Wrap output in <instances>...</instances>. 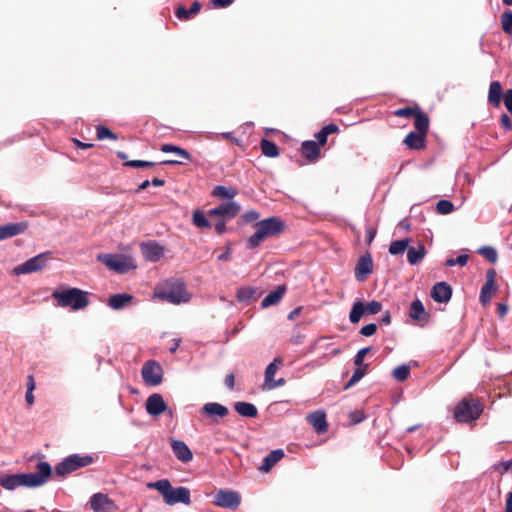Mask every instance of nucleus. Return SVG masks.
<instances>
[{
	"instance_id": "nucleus-3",
	"label": "nucleus",
	"mask_w": 512,
	"mask_h": 512,
	"mask_svg": "<svg viewBox=\"0 0 512 512\" xmlns=\"http://www.w3.org/2000/svg\"><path fill=\"white\" fill-rule=\"evenodd\" d=\"M255 232L248 238L247 247L257 248L265 239L274 237L284 231L285 223L278 217H269L255 224Z\"/></svg>"
},
{
	"instance_id": "nucleus-44",
	"label": "nucleus",
	"mask_w": 512,
	"mask_h": 512,
	"mask_svg": "<svg viewBox=\"0 0 512 512\" xmlns=\"http://www.w3.org/2000/svg\"><path fill=\"white\" fill-rule=\"evenodd\" d=\"M193 224L199 228H210L211 227V223L207 220L205 215L199 210H196L193 213Z\"/></svg>"
},
{
	"instance_id": "nucleus-11",
	"label": "nucleus",
	"mask_w": 512,
	"mask_h": 512,
	"mask_svg": "<svg viewBox=\"0 0 512 512\" xmlns=\"http://www.w3.org/2000/svg\"><path fill=\"white\" fill-rule=\"evenodd\" d=\"M45 255L46 254L42 253L35 257L28 259L24 263L15 267L14 273L16 275H22V274H28V273H33V272L42 270L46 264Z\"/></svg>"
},
{
	"instance_id": "nucleus-64",
	"label": "nucleus",
	"mask_w": 512,
	"mask_h": 512,
	"mask_svg": "<svg viewBox=\"0 0 512 512\" xmlns=\"http://www.w3.org/2000/svg\"><path fill=\"white\" fill-rule=\"evenodd\" d=\"M505 512H512V491L507 495Z\"/></svg>"
},
{
	"instance_id": "nucleus-55",
	"label": "nucleus",
	"mask_w": 512,
	"mask_h": 512,
	"mask_svg": "<svg viewBox=\"0 0 512 512\" xmlns=\"http://www.w3.org/2000/svg\"><path fill=\"white\" fill-rule=\"evenodd\" d=\"M234 0H211V4L215 8H226L230 6Z\"/></svg>"
},
{
	"instance_id": "nucleus-38",
	"label": "nucleus",
	"mask_w": 512,
	"mask_h": 512,
	"mask_svg": "<svg viewBox=\"0 0 512 512\" xmlns=\"http://www.w3.org/2000/svg\"><path fill=\"white\" fill-rule=\"evenodd\" d=\"M409 239H401L391 242L389 246V253L392 255L402 254L405 250L408 251L409 248Z\"/></svg>"
},
{
	"instance_id": "nucleus-14",
	"label": "nucleus",
	"mask_w": 512,
	"mask_h": 512,
	"mask_svg": "<svg viewBox=\"0 0 512 512\" xmlns=\"http://www.w3.org/2000/svg\"><path fill=\"white\" fill-rule=\"evenodd\" d=\"M373 271V259L369 253L362 255L355 267V277L358 281H364Z\"/></svg>"
},
{
	"instance_id": "nucleus-28",
	"label": "nucleus",
	"mask_w": 512,
	"mask_h": 512,
	"mask_svg": "<svg viewBox=\"0 0 512 512\" xmlns=\"http://www.w3.org/2000/svg\"><path fill=\"white\" fill-rule=\"evenodd\" d=\"M235 411L243 417L254 418L257 416L258 411L254 404L239 401L234 404Z\"/></svg>"
},
{
	"instance_id": "nucleus-63",
	"label": "nucleus",
	"mask_w": 512,
	"mask_h": 512,
	"mask_svg": "<svg viewBox=\"0 0 512 512\" xmlns=\"http://www.w3.org/2000/svg\"><path fill=\"white\" fill-rule=\"evenodd\" d=\"M497 312L499 317H504L508 312V306L506 304L499 303L497 306Z\"/></svg>"
},
{
	"instance_id": "nucleus-43",
	"label": "nucleus",
	"mask_w": 512,
	"mask_h": 512,
	"mask_svg": "<svg viewBox=\"0 0 512 512\" xmlns=\"http://www.w3.org/2000/svg\"><path fill=\"white\" fill-rule=\"evenodd\" d=\"M96 134H97V138L99 140H103V139L117 140L118 139L117 135L114 132H112L109 128H107L106 126H103V125H98L96 127Z\"/></svg>"
},
{
	"instance_id": "nucleus-35",
	"label": "nucleus",
	"mask_w": 512,
	"mask_h": 512,
	"mask_svg": "<svg viewBox=\"0 0 512 512\" xmlns=\"http://www.w3.org/2000/svg\"><path fill=\"white\" fill-rule=\"evenodd\" d=\"M236 297L239 302H250L257 298V291L251 287H242L238 289Z\"/></svg>"
},
{
	"instance_id": "nucleus-17",
	"label": "nucleus",
	"mask_w": 512,
	"mask_h": 512,
	"mask_svg": "<svg viewBox=\"0 0 512 512\" xmlns=\"http://www.w3.org/2000/svg\"><path fill=\"white\" fill-rule=\"evenodd\" d=\"M452 296V289L446 282L436 283L431 290V297L435 302L447 303Z\"/></svg>"
},
{
	"instance_id": "nucleus-21",
	"label": "nucleus",
	"mask_w": 512,
	"mask_h": 512,
	"mask_svg": "<svg viewBox=\"0 0 512 512\" xmlns=\"http://www.w3.org/2000/svg\"><path fill=\"white\" fill-rule=\"evenodd\" d=\"M307 419L317 433H325L327 431L328 425L325 412L319 410L310 413Z\"/></svg>"
},
{
	"instance_id": "nucleus-49",
	"label": "nucleus",
	"mask_w": 512,
	"mask_h": 512,
	"mask_svg": "<svg viewBox=\"0 0 512 512\" xmlns=\"http://www.w3.org/2000/svg\"><path fill=\"white\" fill-rule=\"evenodd\" d=\"M125 166L133 168H148L154 166L153 162L144 160H130L125 162Z\"/></svg>"
},
{
	"instance_id": "nucleus-19",
	"label": "nucleus",
	"mask_w": 512,
	"mask_h": 512,
	"mask_svg": "<svg viewBox=\"0 0 512 512\" xmlns=\"http://www.w3.org/2000/svg\"><path fill=\"white\" fill-rule=\"evenodd\" d=\"M171 448L176 458L182 463H188L193 459V454L185 442L172 440Z\"/></svg>"
},
{
	"instance_id": "nucleus-47",
	"label": "nucleus",
	"mask_w": 512,
	"mask_h": 512,
	"mask_svg": "<svg viewBox=\"0 0 512 512\" xmlns=\"http://www.w3.org/2000/svg\"><path fill=\"white\" fill-rule=\"evenodd\" d=\"M436 210L439 214L447 215L454 210V205L449 200H439L436 204Z\"/></svg>"
},
{
	"instance_id": "nucleus-60",
	"label": "nucleus",
	"mask_w": 512,
	"mask_h": 512,
	"mask_svg": "<svg viewBox=\"0 0 512 512\" xmlns=\"http://www.w3.org/2000/svg\"><path fill=\"white\" fill-rule=\"evenodd\" d=\"M376 236V229L369 226L366 228V242L370 244Z\"/></svg>"
},
{
	"instance_id": "nucleus-42",
	"label": "nucleus",
	"mask_w": 512,
	"mask_h": 512,
	"mask_svg": "<svg viewBox=\"0 0 512 512\" xmlns=\"http://www.w3.org/2000/svg\"><path fill=\"white\" fill-rule=\"evenodd\" d=\"M496 290L493 285L484 284L480 291L479 300L481 304L486 305L490 302L492 293Z\"/></svg>"
},
{
	"instance_id": "nucleus-52",
	"label": "nucleus",
	"mask_w": 512,
	"mask_h": 512,
	"mask_svg": "<svg viewBox=\"0 0 512 512\" xmlns=\"http://www.w3.org/2000/svg\"><path fill=\"white\" fill-rule=\"evenodd\" d=\"M418 108H412V107H405L401 108L395 111V115L400 117H406L409 118L411 116H415V113L418 111Z\"/></svg>"
},
{
	"instance_id": "nucleus-45",
	"label": "nucleus",
	"mask_w": 512,
	"mask_h": 512,
	"mask_svg": "<svg viewBox=\"0 0 512 512\" xmlns=\"http://www.w3.org/2000/svg\"><path fill=\"white\" fill-rule=\"evenodd\" d=\"M478 252L491 263H495L497 261V251L491 246H483L478 250Z\"/></svg>"
},
{
	"instance_id": "nucleus-25",
	"label": "nucleus",
	"mask_w": 512,
	"mask_h": 512,
	"mask_svg": "<svg viewBox=\"0 0 512 512\" xmlns=\"http://www.w3.org/2000/svg\"><path fill=\"white\" fill-rule=\"evenodd\" d=\"M284 457V451L282 449L272 450L264 459L260 466V470L263 472H269L271 468Z\"/></svg>"
},
{
	"instance_id": "nucleus-31",
	"label": "nucleus",
	"mask_w": 512,
	"mask_h": 512,
	"mask_svg": "<svg viewBox=\"0 0 512 512\" xmlns=\"http://www.w3.org/2000/svg\"><path fill=\"white\" fill-rule=\"evenodd\" d=\"M414 126L419 133L427 134L429 128V119L425 113L418 110L415 113Z\"/></svg>"
},
{
	"instance_id": "nucleus-33",
	"label": "nucleus",
	"mask_w": 512,
	"mask_h": 512,
	"mask_svg": "<svg viewBox=\"0 0 512 512\" xmlns=\"http://www.w3.org/2000/svg\"><path fill=\"white\" fill-rule=\"evenodd\" d=\"M237 190L232 187H225L222 185L215 186L212 190V195L221 199H232L237 195Z\"/></svg>"
},
{
	"instance_id": "nucleus-61",
	"label": "nucleus",
	"mask_w": 512,
	"mask_h": 512,
	"mask_svg": "<svg viewBox=\"0 0 512 512\" xmlns=\"http://www.w3.org/2000/svg\"><path fill=\"white\" fill-rule=\"evenodd\" d=\"M225 385L230 389H234L235 386V378L233 373H229L225 377Z\"/></svg>"
},
{
	"instance_id": "nucleus-57",
	"label": "nucleus",
	"mask_w": 512,
	"mask_h": 512,
	"mask_svg": "<svg viewBox=\"0 0 512 512\" xmlns=\"http://www.w3.org/2000/svg\"><path fill=\"white\" fill-rule=\"evenodd\" d=\"M495 277H496V271L494 269L487 270L485 284L495 286Z\"/></svg>"
},
{
	"instance_id": "nucleus-41",
	"label": "nucleus",
	"mask_w": 512,
	"mask_h": 512,
	"mask_svg": "<svg viewBox=\"0 0 512 512\" xmlns=\"http://www.w3.org/2000/svg\"><path fill=\"white\" fill-rule=\"evenodd\" d=\"M281 363L280 359H274L265 369V386L273 381L274 375L277 372L278 365Z\"/></svg>"
},
{
	"instance_id": "nucleus-32",
	"label": "nucleus",
	"mask_w": 512,
	"mask_h": 512,
	"mask_svg": "<svg viewBox=\"0 0 512 512\" xmlns=\"http://www.w3.org/2000/svg\"><path fill=\"white\" fill-rule=\"evenodd\" d=\"M409 316L417 321L423 320L424 317L426 316L424 305L419 299L412 301Z\"/></svg>"
},
{
	"instance_id": "nucleus-20",
	"label": "nucleus",
	"mask_w": 512,
	"mask_h": 512,
	"mask_svg": "<svg viewBox=\"0 0 512 512\" xmlns=\"http://www.w3.org/2000/svg\"><path fill=\"white\" fill-rule=\"evenodd\" d=\"M28 228L26 222L8 223L0 226V241L23 233Z\"/></svg>"
},
{
	"instance_id": "nucleus-4",
	"label": "nucleus",
	"mask_w": 512,
	"mask_h": 512,
	"mask_svg": "<svg viewBox=\"0 0 512 512\" xmlns=\"http://www.w3.org/2000/svg\"><path fill=\"white\" fill-rule=\"evenodd\" d=\"M52 298L56 300V306L74 311L82 310L89 305L88 292L74 287L55 290Z\"/></svg>"
},
{
	"instance_id": "nucleus-29",
	"label": "nucleus",
	"mask_w": 512,
	"mask_h": 512,
	"mask_svg": "<svg viewBox=\"0 0 512 512\" xmlns=\"http://www.w3.org/2000/svg\"><path fill=\"white\" fill-rule=\"evenodd\" d=\"M200 9H201L200 2L194 1L189 9H187L183 6L178 7L175 11V15L180 20H188L192 16L199 13Z\"/></svg>"
},
{
	"instance_id": "nucleus-54",
	"label": "nucleus",
	"mask_w": 512,
	"mask_h": 512,
	"mask_svg": "<svg viewBox=\"0 0 512 512\" xmlns=\"http://www.w3.org/2000/svg\"><path fill=\"white\" fill-rule=\"evenodd\" d=\"M260 217L259 213L255 210L246 211L242 215V219L245 223H251L256 221Z\"/></svg>"
},
{
	"instance_id": "nucleus-18",
	"label": "nucleus",
	"mask_w": 512,
	"mask_h": 512,
	"mask_svg": "<svg viewBox=\"0 0 512 512\" xmlns=\"http://www.w3.org/2000/svg\"><path fill=\"white\" fill-rule=\"evenodd\" d=\"M141 252L147 261L156 262L163 256V247L156 242L141 244Z\"/></svg>"
},
{
	"instance_id": "nucleus-15",
	"label": "nucleus",
	"mask_w": 512,
	"mask_h": 512,
	"mask_svg": "<svg viewBox=\"0 0 512 512\" xmlns=\"http://www.w3.org/2000/svg\"><path fill=\"white\" fill-rule=\"evenodd\" d=\"M145 407L147 413L151 416H159L167 409L162 395L158 393L152 394L147 398Z\"/></svg>"
},
{
	"instance_id": "nucleus-22",
	"label": "nucleus",
	"mask_w": 512,
	"mask_h": 512,
	"mask_svg": "<svg viewBox=\"0 0 512 512\" xmlns=\"http://www.w3.org/2000/svg\"><path fill=\"white\" fill-rule=\"evenodd\" d=\"M133 300V296L127 293L113 294L108 298V306L113 310H121L127 307Z\"/></svg>"
},
{
	"instance_id": "nucleus-58",
	"label": "nucleus",
	"mask_w": 512,
	"mask_h": 512,
	"mask_svg": "<svg viewBox=\"0 0 512 512\" xmlns=\"http://www.w3.org/2000/svg\"><path fill=\"white\" fill-rule=\"evenodd\" d=\"M501 125L504 129L510 130L512 128V122L507 114H502L500 118Z\"/></svg>"
},
{
	"instance_id": "nucleus-37",
	"label": "nucleus",
	"mask_w": 512,
	"mask_h": 512,
	"mask_svg": "<svg viewBox=\"0 0 512 512\" xmlns=\"http://www.w3.org/2000/svg\"><path fill=\"white\" fill-rule=\"evenodd\" d=\"M160 150L164 153H174L185 160H191L189 152L179 146H175L172 144H163Z\"/></svg>"
},
{
	"instance_id": "nucleus-39",
	"label": "nucleus",
	"mask_w": 512,
	"mask_h": 512,
	"mask_svg": "<svg viewBox=\"0 0 512 512\" xmlns=\"http://www.w3.org/2000/svg\"><path fill=\"white\" fill-rule=\"evenodd\" d=\"M367 366H368L367 364H365L364 367L357 366V368L354 370L351 378L345 384L344 388L345 389H349L352 386H354L356 383H358L365 376L366 370H367Z\"/></svg>"
},
{
	"instance_id": "nucleus-56",
	"label": "nucleus",
	"mask_w": 512,
	"mask_h": 512,
	"mask_svg": "<svg viewBox=\"0 0 512 512\" xmlns=\"http://www.w3.org/2000/svg\"><path fill=\"white\" fill-rule=\"evenodd\" d=\"M315 137L317 139V143L321 147L326 144L328 134L324 130L321 129L319 132L316 133Z\"/></svg>"
},
{
	"instance_id": "nucleus-12",
	"label": "nucleus",
	"mask_w": 512,
	"mask_h": 512,
	"mask_svg": "<svg viewBox=\"0 0 512 512\" xmlns=\"http://www.w3.org/2000/svg\"><path fill=\"white\" fill-rule=\"evenodd\" d=\"M203 417L211 419L212 422L217 423L219 418H224L229 414L226 406L217 402H208L201 408Z\"/></svg>"
},
{
	"instance_id": "nucleus-7",
	"label": "nucleus",
	"mask_w": 512,
	"mask_h": 512,
	"mask_svg": "<svg viewBox=\"0 0 512 512\" xmlns=\"http://www.w3.org/2000/svg\"><path fill=\"white\" fill-rule=\"evenodd\" d=\"M93 462V457L90 455L81 456L79 454H72L56 465L55 471L59 476H66L79 468L86 467Z\"/></svg>"
},
{
	"instance_id": "nucleus-23",
	"label": "nucleus",
	"mask_w": 512,
	"mask_h": 512,
	"mask_svg": "<svg viewBox=\"0 0 512 512\" xmlns=\"http://www.w3.org/2000/svg\"><path fill=\"white\" fill-rule=\"evenodd\" d=\"M285 292L286 287L284 285L277 286L273 291H271L270 293H268V295L264 297V299L261 302V306L263 308H267L277 304L282 299Z\"/></svg>"
},
{
	"instance_id": "nucleus-51",
	"label": "nucleus",
	"mask_w": 512,
	"mask_h": 512,
	"mask_svg": "<svg viewBox=\"0 0 512 512\" xmlns=\"http://www.w3.org/2000/svg\"><path fill=\"white\" fill-rule=\"evenodd\" d=\"M370 348L369 347H365V348H362L360 349L355 357H354V364L356 366H362L364 367V363H363V360H364V357L366 356V354H368L370 352Z\"/></svg>"
},
{
	"instance_id": "nucleus-2",
	"label": "nucleus",
	"mask_w": 512,
	"mask_h": 512,
	"mask_svg": "<svg viewBox=\"0 0 512 512\" xmlns=\"http://www.w3.org/2000/svg\"><path fill=\"white\" fill-rule=\"evenodd\" d=\"M146 486L150 489H156L163 496L164 502L169 506H173L177 503H183L185 505H190L191 503L190 490L183 486L174 488L168 479L148 482Z\"/></svg>"
},
{
	"instance_id": "nucleus-9",
	"label": "nucleus",
	"mask_w": 512,
	"mask_h": 512,
	"mask_svg": "<svg viewBox=\"0 0 512 512\" xmlns=\"http://www.w3.org/2000/svg\"><path fill=\"white\" fill-rule=\"evenodd\" d=\"M213 503L221 508L235 510L241 503V497L236 491L220 489L216 492Z\"/></svg>"
},
{
	"instance_id": "nucleus-53",
	"label": "nucleus",
	"mask_w": 512,
	"mask_h": 512,
	"mask_svg": "<svg viewBox=\"0 0 512 512\" xmlns=\"http://www.w3.org/2000/svg\"><path fill=\"white\" fill-rule=\"evenodd\" d=\"M377 331V325L374 323L367 324L360 329V334L365 337L374 335Z\"/></svg>"
},
{
	"instance_id": "nucleus-48",
	"label": "nucleus",
	"mask_w": 512,
	"mask_h": 512,
	"mask_svg": "<svg viewBox=\"0 0 512 512\" xmlns=\"http://www.w3.org/2000/svg\"><path fill=\"white\" fill-rule=\"evenodd\" d=\"M468 262V255L467 254H461L457 258H448L445 261V265L448 267H452L454 265H460L465 266Z\"/></svg>"
},
{
	"instance_id": "nucleus-50",
	"label": "nucleus",
	"mask_w": 512,
	"mask_h": 512,
	"mask_svg": "<svg viewBox=\"0 0 512 512\" xmlns=\"http://www.w3.org/2000/svg\"><path fill=\"white\" fill-rule=\"evenodd\" d=\"M381 309L382 304L375 300L368 302L367 305L365 306V312L372 315L379 313Z\"/></svg>"
},
{
	"instance_id": "nucleus-27",
	"label": "nucleus",
	"mask_w": 512,
	"mask_h": 512,
	"mask_svg": "<svg viewBox=\"0 0 512 512\" xmlns=\"http://www.w3.org/2000/svg\"><path fill=\"white\" fill-rule=\"evenodd\" d=\"M425 134L419 132H410L404 140V143L411 149L419 150L424 147Z\"/></svg>"
},
{
	"instance_id": "nucleus-1",
	"label": "nucleus",
	"mask_w": 512,
	"mask_h": 512,
	"mask_svg": "<svg viewBox=\"0 0 512 512\" xmlns=\"http://www.w3.org/2000/svg\"><path fill=\"white\" fill-rule=\"evenodd\" d=\"M35 473L5 474L0 476V486L5 490L13 491L18 487L35 488L44 485L52 474V467L46 461L36 465Z\"/></svg>"
},
{
	"instance_id": "nucleus-46",
	"label": "nucleus",
	"mask_w": 512,
	"mask_h": 512,
	"mask_svg": "<svg viewBox=\"0 0 512 512\" xmlns=\"http://www.w3.org/2000/svg\"><path fill=\"white\" fill-rule=\"evenodd\" d=\"M502 29L506 34H512V11H505L501 15Z\"/></svg>"
},
{
	"instance_id": "nucleus-5",
	"label": "nucleus",
	"mask_w": 512,
	"mask_h": 512,
	"mask_svg": "<svg viewBox=\"0 0 512 512\" xmlns=\"http://www.w3.org/2000/svg\"><path fill=\"white\" fill-rule=\"evenodd\" d=\"M156 295L160 299L172 304L186 303L191 297L185 288V284L179 279H171L167 281Z\"/></svg>"
},
{
	"instance_id": "nucleus-8",
	"label": "nucleus",
	"mask_w": 512,
	"mask_h": 512,
	"mask_svg": "<svg viewBox=\"0 0 512 512\" xmlns=\"http://www.w3.org/2000/svg\"><path fill=\"white\" fill-rule=\"evenodd\" d=\"M481 412L482 409L478 401L463 400L455 407L454 416L457 421L468 423L478 419Z\"/></svg>"
},
{
	"instance_id": "nucleus-40",
	"label": "nucleus",
	"mask_w": 512,
	"mask_h": 512,
	"mask_svg": "<svg viewBox=\"0 0 512 512\" xmlns=\"http://www.w3.org/2000/svg\"><path fill=\"white\" fill-rule=\"evenodd\" d=\"M410 375V367L406 364L395 367L392 371L393 378L398 382L405 381Z\"/></svg>"
},
{
	"instance_id": "nucleus-30",
	"label": "nucleus",
	"mask_w": 512,
	"mask_h": 512,
	"mask_svg": "<svg viewBox=\"0 0 512 512\" xmlns=\"http://www.w3.org/2000/svg\"><path fill=\"white\" fill-rule=\"evenodd\" d=\"M425 256V247L422 243L418 244L417 247H409L407 251V260L410 265H416Z\"/></svg>"
},
{
	"instance_id": "nucleus-59",
	"label": "nucleus",
	"mask_w": 512,
	"mask_h": 512,
	"mask_svg": "<svg viewBox=\"0 0 512 512\" xmlns=\"http://www.w3.org/2000/svg\"><path fill=\"white\" fill-rule=\"evenodd\" d=\"M504 104L508 111H512V89H509L504 96Z\"/></svg>"
},
{
	"instance_id": "nucleus-10",
	"label": "nucleus",
	"mask_w": 512,
	"mask_h": 512,
	"mask_svg": "<svg viewBox=\"0 0 512 512\" xmlns=\"http://www.w3.org/2000/svg\"><path fill=\"white\" fill-rule=\"evenodd\" d=\"M141 374L146 384L157 386L162 382L163 371L156 361H147L142 367Z\"/></svg>"
},
{
	"instance_id": "nucleus-6",
	"label": "nucleus",
	"mask_w": 512,
	"mask_h": 512,
	"mask_svg": "<svg viewBox=\"0 0 512 512\" xmlns=\"http://www.w3.org/2000/svg\"><path fill=\"white\" fill-rule=\"evenodd\" d=\"M97 259L117 273H125L136 268L132 257L123 254H99Z\"/></svg>"
},
{
	"instance_id": "nucleus-24",
	"label": "nucleus",
	"mask_w": 512,
	"mask_h": 512,
	"mask_svg": "<svg viewBox=\"0 0 512 512\" xmlns=\"http://www.w3.org/2000/svg\"><path fill=\"white\" fill-rule=\"evenodd\" d=\"M301 154L308 160H316L320 155V146L315 141H304L301 145Z\"/></svg>"
},
{
	"instance_id": "nucleus-16",
	"label": "nucleus",
	"mask_w": 512,
	"mask_h": 512,
	"mask_svg": "<svg viewBox=\"0 0 512 512\" xmlns=\"http://www.w3.org/2000/svg\"><path fill=\"white\" fill-rule=\"evenodd\" d=\"M89 503L94 512H109L114 507L113 501L103 493H95L92 495Z\"/></svg>"
},
{
	"instance_id": "nucleus-26",
	"label": "nucleus",
	"mask_w": 512,
	"mask_h": 512,
	"mask_svg": "<svg viewBox=\"0 0 512 512\" xmlns=\"http://www.w3.org/2000/svg\"><path fill=\"white\" fill-rule=\"evenodd\" d=\"M502 85L499 81H492L488 91V102L494 106L499 107L502 97Z\"/></svg>"
},
{
	"instance_id": "nucleus-34",
	"label": "nucleus",
	"mask_w": 512,
	"mask_h": 512,
	"mask_svg": "<svg viewBox=\"0 0 512 512\" xmlns=\"http://www.w3.org/2000/svg\"><path fill=\"white\" fill-rule=\"evenodd\" d=\"M260 146L262 154L265 155L266 157L274 158L279 155V149L277 145L268 139H262Z\"/></svg>"
},
{
	"instance_id": "nucleus-36",
	"label": "nucleus",
	"mask_w": 512,
	"mask_h": 512,
	"mask_svg": "<svg viewBox=\"0 0 512 512\" xmlns=\"http://www.w3.org/2000/svg\"><path fill=\"white\" fill-rule=\"evenodd\" d=\"M365 313V305L362 301H356L349 314V320L351 323L356 324L360 321L361 317Z\"/></svg>"
},
{
	"instance_id": "nucleus-62",
	"label": "nucleus",
	"mask_w": 512,
	"mask_h": 512,
	"mask_svg": "<svg viewBox=\"0 0 512 512\" xmlns=\"http://www.w3.org/2000/svg\"><path fill=\"white\" fill-rule=\"evenodd\" d=\"M322 130H324L329 135V134L338 132L339 128L336 124L331 123V124L324 126L322 128Z\"/></svg>"
},
{
	"instance_id": "nucleus-13",
	"label": "nucleus",
	"mask_w": 512,
	"mask_h": 512,
	"mask_svg": "<svg viewBox=\"0 0 512 512\" xmlns=\"http://www.w3.org/2000/svg\"><path fill=\"white\" fill-rule=\"evenodd\" d=\"M240 211V205L234 201L222 203L208 211L210 216H219L227 219L234 218Z\"/></svg>"
}]
</instances>
